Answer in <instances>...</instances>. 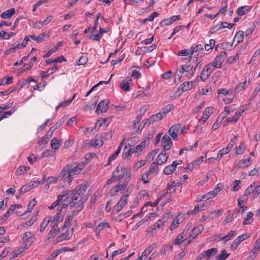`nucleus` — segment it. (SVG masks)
<instances>
[{
	"label": "nucleus",
	"mask_w": 260,
	"mask_h": 260,
	"mask_svg": "<svg viewBox=\"0 0 260 260\" xmlns=\"http://www.w3.org/2000/svg\"><path fill=\"white\" fill-rule=\"evenodd\" d=\"M31 189L28 184H26L24 185H23L22 187H21L19 189L20 191V194L22 195L24 193L27 192L28 191L30 190Z\"/></svg>",
	"instance_id": "052dcab7"
},
{
	"label": "nucleus",
	"mask_w": 260,
	"mask_h": 260,
	"mask_svg": "<svg viewBox=\"0 0 260 260\" xmlns=\"http://www.w3.org/2000/svg\"><path fill=\"white\" fill-rule=\"evenodd\" d=\"M164 117L162 116V113L159 112L156 114L152 115L149 118L145 119L144 121H149V122L148 124V125H149L152 123H153L155 121L160 120L162 119Z\"/></svg>",
	"instance_id": "412c9836"
},
{
	"label": "nucleus",
	"mask_w": 260,
	"mask_h": 260,
	"mask_svg": "<svg viewBox=\"0 0 260 260\" xmlns=\"http://www.w3.org/2000/svg\"><path fill=\"white\" fill-rule=\"evenodd\" d=\"M156 247V244L153 243L150 245H149L148 247H147L145 250L143 252L141 257L143 258H146L147 256L149 255L151 251Z\"/></svg>",
	"instance_id": "c85d7f7f"
},
{
	"label": "nucleus",
	"mask_w": 260,
	"mask_h": 260,
	"mask_svg": "<svg viewBox=\"0 0 260 260\" xmlns=\"http://www.w3.org/2000/svg\"><path fill=\"white\" fill-rule=\"evenodd\" d=\"M181 125L180 123L175 124L171 126L169 130V133L174 140H177L178 138V133Z\"/></svg>",
	"instance_id": "9d476101"
},
{
	"label": "nucleus",
	"mask_w": 260,
	"mask_h": 260,
	"mask_svg": "<svg viewBox=\"0 0 260 260\" xmlns=\"http://www.w3.org/2000/svg\"><path fill=\"white\" fill-rule=\"evenodd\" d=\"M192 67L190 65H182L180 66V69L179 71H177L176 73V76L178 77V79L180 80L182 77V74L184 72L188 73L186 75L188 77L190 75V71H192Z\"/></svg>",
	"instance_id": "0eeeda50"
},
{
	"label": "nucleus",
	"mask_w": 260,
	"mask_h": 260,
	"mask_svg": "<svg viewBox=\"0 0 260 260\" xmlns=\"http://www.w3.org/2000/svg\"><path fill=\"white\" fill-rule=\"evenodd\" d=\"M54 154V152L51 150H46L44 151L42 154L41 157H51Z\"/></svg>",
	"instance_id": "864d4df0"
},
{
	"label": "nucleus",
	"mask_w": 260,
	"mask_h": 260,
	"mask_svg": "<svg viewBox=\"0 0 260 260\" xmlns=\"http://www.w3.org/2000/svg\"><path fill=\"white\" fill-rule=\"evenodd\" d=\"M52 219V216H49L45 218L43 221L42 222L40 225V232H43L47 227L48 223L51 222Z\"/></svg>",
	"instance_id": "c756f323"
},
{
	"label": "nucleus",
	"mask_w": 260,
	"mask_h": 260,
	"mask_svg": "<svg viewBox=\"0 0 260 260\" xmlns=\"http://www.w3.org/2000/svg\"><path fill=\"white\" fill-rule=\"evenodd\" d=\"M129 181V177H124L122 181L118 182L116 186L110 190L109 193L110 196L112 197L117 196L120 191H124L126 189Z\"/></svg>",
	"instance_id": "20e7f679"
},
{
	"label": "nucleus",
	"mask_w": 260,
	"mask_h": 260,
	"mask_svg": "<svg viewBox=\"0 0 260 260\" xmlns=\"http://www.w3.org/2000/svg\"><path fill=\"white\" fill-rule=\"evenodd\" d=\"M239 53H237L236 55L229 57L227 59V62L229 63H233L239 59Z\"/></svg>",
	"instance_id": "3c124183"
},
{
	"label": "nucleus",
	"mask_w": 260,
	"mask_h": 260,
	"mask_svg": "<svg viewBox=\"0 0 260 260\" xmlns=\"http://www.w3.org/2000/svg\"><path fill=\"white\" fill-rule=\"evenodd\" d=\"M89 156L87 154L85 156V161L81 162L78 165L75 164H69L67 165L61 171V174L64 180H67L68 183H71L72 181V176L75 174H79L84 168L85 164L88 162V158Z\"/></svg>",
	"instance_id": "f257e3e1"
},
{
	"label": "nucleus",
	"mask_w": 260,
	"mask_h": 260,
	"mask_svg": "<svg viewBox=\"0 0 260 260\" xmlns=\"http://www.w3.org/2000/svg\"><path fill=\"white\" fill-rule=\"evenodd\" d=\"M131 168H125L123 165H118L115 170L113 173V175L117 181L120 180L124 177H129V180L131 178Z\"/></svg>",
	"instance_id": "7ed1b4c3"
},
{
	"label": "nucleus",
	"mask_w": 260,
	"mask_h": 260,
	"mask_svg": "<svg viewBox=\"0 0 260 260\" xmlns=\"http://www.w3.org/2000/svg\"><path fill=\"white\" fill-rule=\"evenodd\" d=\"M131 81L132 79L130 77H127L123 81H122L120 85L121 89L125 91H129L131 90L129 83Z\"/></svg>",
	"instance_id": "6ab92c4d"
},
{
	"label": "nucleus",
	"mask_w": 260,
	"mask_h": 260,
	"mask_svg": "<svg viewBox=\"0 0 260 260\" xmlns=\"http://www.w3.org/2000/svg\"><path fill=\"white\" fill-rule=\"evenodd\" d=\"M88 58L85 56H81L78 60L77 64L78 66L85 65L87 62Z\"/></svg>",
	"instance_id": "4d7b16f0"
},
{
	"label": "nucleus",
	"mask_w": 260,
	"mask_h": 260,
	"mask_svg": "<svg viewBox=\"0 0 260 260\" xmlns=\"http://www.w3.org/2000/svg\"><path fill=\"white\" fill-rule=\"evenodd\" d=\"M202 230L203 228L202 226L201 228L199 226L194 227L189 234L190 238L194 240L196 237L202 232Z\"/></svg>",
	"instance_id": "b1692460"
},
{
	"label": "nucleus",
	"mask_w": 260,
	"mask_h": 260,
	"mask_svg": "<svg viewBox=\"0 0 260 260\" xmlns=\"http://www.w3.org/2000/svg\"><path fill=\"white\" fill-rule=\"evenodd\" d=\"M15 14V9L11 8L9 9L1 14V17L3 19H8Z\"/></svg>",
	"instance_id": "a878e982"
},
{
	"label": "nucleus",
	"mask_w": 260,
	"mask_h": 260,
	"mask_svg": "<svg viewBox=\"0 0 260 260\" xmlns=\"http://www.w3.org/2000/svg\"><path fill=\"white\" fill-rule=\"evenodd\" d=\"M168 158V156H167V153L162 152L160 153H159V154L158 156L157 163H158L159 165H162L167 161Z\"/></svg>",
	"instance_id": "473e14b6"
},
{
	"label": "nucleus",
	"mask_w": 260,
	"mask_h": 260,
	"mask_svg": "<svg viewBox=\"0 0 260 260\" xmlns=\"http://www.w3.org/2000/svg\"><path fill=\"white\" fill-rule=\"evenodd\" d=\"M106 226L109 227V224L108 222H102L100 223L96 227V230L97 231L100 232L101 230H102L104 228H106Z\"/></svg>",
	"instance_id": "69168bd1"
},
{
	"label": "nucleus",
	"mask_w": 260,
	"mask_h": 260,
	"mask_svg": "<svg viewBox=\"0 0 260 260\" xmlns=\"http://www.w3.org/2000/svg\"><path fill=\"white\" fill-rule=\"evenodd\" d=\"M251 7L249 6H244L239 7L237 10V13L241 16L245 14L250 11Z\"/></svg>",
	"instance_id": "2f4dec72"
},
{
	"label": "nucleus",
	"mask_w": 260,
	"mask_h": 260,
	"mask_svg": "<svg viewBox=\"0 0 260 260\" xmlns=\"http://www.w3.org/2000/svg\"><path fill=\"white\" fill-rule=\"evenodd\" d=\"M110 122V117H107L105 118H101L96 121V126L99 125V126H100L103 124H107V125H108Z\"/></svg>",
	"instance_id": "79ce46f5"
},
{
	"label": "nucleus",
	"mask_w": 260,
	"mask_h": 260,
	"mask_svg": "<svg viewBox=\"0 0 260 260\" xmlns=\"http://www.w3.org/2000/svg\"><path fill=\"white\" fill-rule=\"evenodd\" d=\"M59 207L57 208V212L55 215L54 216L53 218L52 217L51 221V224L54 223V224L56 223L57 225V223L59 222H60L63 220L65 212L64 211H61V209H59Z\"/></svg>",
	"instance_id": "f8f14e48"
},
{
	"label": "nucleus",
	"mask_w": 260,
	"mask_h": 260,
	"mask_svg": "<svg viewBox=\"0 0 260 260\" xmlns=\"http://www.w3.org/2000/svg\"><path fill=\"white\" fill-rule=\"evenodd\" d=\"M72 237V235L70 234L69 231L68 230L64 234H61L56 238V241L59 243L63 240H69Z\"/></svg>",
	"instance_id": "cd10ccee"
},
{
	"label": "nucleus",
	"mask_w": 260,
	"mask_h": 260,
	"mask_svg": "<svg viewBox=\"0 0 260 260\" xmlns=\"http://www.w3.org/2000/svg\"><path fill=\"white\" fill-rule=\"evenodd\" d=\"M23 240L25 242L24 246L26 245V247L28 248L36 241V238L31 236L30 232H27L24 234Z\"/></svg>",
	"instance_id": "1a4fd4ad"
},
{
	"label": "nucleus",
	"mask_w": 260,
	"mask_h": 260,
	"mask_svg": "<svg viewBox=\"0 0 260 260\" xmlns=\"http://www.w3.org/2000/svg\"><path fill=\"white\" fill-rule=\"evenodd\" d=\"M164 151L169 150L172 146V141L168 135H165L161 139Z\"/></svg>",
	"instance_id": "9b49d317"
},
{
	"label": "nucleus",
	"mask_w": 260,
	"mask_h": 260,
	"mask_svg": "<svg viewBox=\"0 0 260 260\" xmlns=\"http://www.w3.org/2000/svg\"><path fill=\"white\" fill-rule=\"evenodd\" d=\"M57 226L55 223L54 225H52V228L49 233L48 234L47 237L48 239H52L54 238L57 234Z\"/></svg>",
	"instance_id": "c9c22d12"
},
{
	"label": "nucleus",
	"mask_w": 260,
	"mask_h": 260,
	"mask_svg": "<svg viewBox=\"0 0 260 260\" xmlns=\"http://www.w3.org/2000/svg\"><path fill=\"white\" fill-rule=\"evenodd\" d=\"M226 57V53L225 51H221L219 55H217L214 61H213V64L217 68H221L222 67V63L224 60V59Z\"/></svg>",
	"instance_id": "6e6552de"
},
{
	"label": "nucleus",
	"mask_w": 260,
	"mask_h": 260,
	"mask_svg": "<svg viewBox=\"0 0 260 260\" xmlns=\"http://www.w3.org/2000/svg\"><path fill=\"white\" fill-rule=\"evenodd\" d=\"M36 204H37V201H36L35 199L31 200L29 202V203L27 206V211H26V212L24 214H22L21 216H25V215L26 216H29L30 212L32 211L34 207L36 205Z\"/></svg>",
	"instance_id": "4be33fe9"
},
{
	"label": "nucleus",
	"mask_w": 260,
	"mask_h": 260,
	"mask_svg": "<svg viewBox=\"0 0 260 260\" xmlns=\"http://www.w3.org/2000/svg\"><path fill=\"white\" fill-rule=\"evenodd\" d=\"M159 164L158 163H156L155 162H153L150 167L149 171L148 173L151 174L154 172L155 170H157L158 168V165Z\"/></svg>",
	"instance_id": "bf43d9fd"
},
{
	"label": "nucleus",
	"mask_w": 260,
	"mask_h": 260,
	"mask_svg": "<svg viewBox=\"0 0 260 260\" xmlns=\"http://www.w3.org/2000/svg\"><path fill=\"white\" fill-rule=\"evenodd\" d=\"M217 251L216 248H212L207 250L203 251L201 254L203 255L204 258H206L207 260H209L217 253Z\"/></svg>",
	"instance_id": "2eb2a0df"
},
{
	"label": "nucleus",
	"mask_w": 260,
	"mask_h": 260,
	"mask_svg": "<svg viewBox=\"0 0 260 260\" xmlns=\"http://www.w3.org/2000/svg\"><path fill=\"white\" fill-rule=\"evenodd\" d=\"M75 214L72 212L71 214L67 216L64 220V227H69L70 226L71 221L72 220Z\"/></svg>",
	"instance_id": "4c0bfd02"
},
{
	"label": "nucleus",
	"mask_w": 260,
	"mask_h": 260,
	"mask_svg": "<svg viewBox=\"0 0 260 260\" xmlns=\"http://www.w3.org/2000/svg\"><path fill=\"white\" fill-rule=\"evenodd\" d=\"M174 22H175V20H174V18H173V16H172V17H171L170 18H169L168 19H165V20L162 21L160 22V25L161 26H168V25H171Z\"/></svg>",
	"instance_id": "a18cd8bd"
},
{
	"label": "nucleus",
	"mask_w": 260,
	"mask_h": 260,
	"mask_svg": "<svg viewBox=\"0 0 260 260\" xmlns=\"http://www.w3.org/2000/svg\"><path fill=\"white\" fill-rule=\"evenodd\" d=\"M28 248L26 247V246H23L19 249H18L17 250H15L12 252V254L13 255V257H17L19 254L22 253L26 249H27Z\"/></svg>",
	"instance_id": "58836bf2"
},
{
	"label": "nucleus",
	"mask_w": 260,
	"mask_h": 260,
	"mask_svg": "<svg viewBox=\"0 0 260 260\" xmlns=\"http://www.w3.org/2000/svg\"><path fill=\"white\" fill-rule=\"evenodd\" d=\"M76 96V94H74L72 97V98L71 99H70L68 100H66L61 103H60L56 108V110H58V109L60 108H64L65 107H66L67 106H68V105H69L73 101V99L75 98Z\"/></svg>",
	"instance_id": "7c9ffc66"
},
{
	"label": "nucleus",
	"mask_w": 260,
	"mask_h": 260,
	"mask_svg": "<svg viewBox=\"0 0 260 260\" xmlns=\"http://www.w3.org/2000/svg\"><path fill=\"white\" fill-rule=\"evenodd\" d=\"M110 101L108 99H105L101 101L98 105L95 112L99 113H105L108 110Z\"/></svg>",
	"instance_id": "423d86ee"
},
{
	"label": "nucleus",
	"mask_w": 260,
	"mask_h": 260,
	"mask_svg": "<svg viewBox=\"0 0 260 260\" xmlns=\"http://www.w3.org/2000/svg\"><path fill=\"white\" fill-rule=\"evenodd\" d=\"M149 134H148V136H145L143 141H142L140 144L136 146V149H139L140 152L146 147V145L149 144Z\"/></svg>",
	"instance_id": "5701e85b"
},
{
	"label": "nucleus",
	"mask_w": 260,
	"mask_h": 260,
	"mask_svg": "<svg viewBox=\"0 0 260 260\" xmlns=\"http://www.w3.org/2000/svg\"><path fill=\"white\" fill-rule=\"evenodd\" d=\"M247 238V234H244L237 237L231 244V248L236 249L240 243L245 240Z\"/></svg>",
	"instance_id": "f3484780"
},
{
	"label": "nucleus",
	"mask_w": 260,
	"mask_h": 260,
	"mask_svg": "<svg viewBox=\"0 0 260 260\" xmlns=\"http://www.w3.org/2000/svg\"><path fill=\"white\" fill-rule=\"evenodd\" d=\"M244 36V32L242 30H239L235 36L234 39V42L235 41H237V44L235 45V46H237L239 44H240L243 40Z\"/></svg>",
	"instance_id": "393cba45"
},
{
	"label": "nucleus",
	"mask_w": 260,
	"mask_h": 260,
	"mask_svg": "<svg viewBox=\"0 0 260 260\" xmlns=\"http://www.w3.org/2000/svg\"><path fill=\"white\" fill-rule=\"evenodd\" d=\"M236 233L237 232L236 231H231L227 235L222 237L221 239L223 243H226L228 241L232 239L236 235Z\"/></svg>",
	"instance_id": "72a5a7b5"
},
{
	"label": "nucleus",
	"mask_w": 260,
	"mask_h": 260,
	"mask_svg": "<svg viewBox=\"0 0 260 260\" xmlns=\"http://www.w3.org/2000/svg\"><path fill=\"white\" fill-rule=\"evenodd\" d=\"M87 189V186L85 184L78 185L75 190H68V200H72L74 203L81 198H87L84 194Z\"/></svg>",
	"instance_id": "f03ea898"
},
{
	"label": "nucleus",
	"mask_w": 260,
	"mask_h": 260,
	"mask_svg": "<svg viewBox=\"0 0 260 260\" xmlns=\"http://www.w3.org/2000/svg\"><path fill=\"white\" fill-rule=\"evenodd\" d=\"M16 206L12 205L9 208V210L5 214L4 217L6 218L9 217L11 214H12L15 210Z\"/></svg>",
	"instance_id": "e2e57ef3"
},
{
	"label": "nucleus",
	"mask_w": 260,
	"mask_h": 260,
	"mask_svg": "<svg viewBox=\"0 0 260 260\" xmlns=\"http://www.w3.org/2000/svg\"><path fill=\"white\" fill-rule=\"evenodd\" d=\"M87 200V198H81L79 199L78 202L74 201L73 203V206L75 207V210L73 211V213L75 214H77L78 212H80L83 208L84 206V204ZM71 209L72 208V205L70 206Z\"/></svg>",
	"instance_id": "39448f33"
},
{
	"label": "nucleus",
	"mask_w": 260,
	"mask_h": 260,
	"mask_svg": "<svg viewBox=\"0 0 260 260\" xmlns=\"http://www.w3.org/2000/svg\"><path fill=\"white\" fill-rule=\"evenodd\" d=\"M132 148L127 149V147H125L122 153V158L126 159L131 156Z\"/></svg>",
	"instance_id": "c03bdc74"
},
{
	"label": "nucleus",
	"mask_w": 260,
	"mask_h": 260,
	"mask_svg": "<svg viewBox=\"0 0 260 260\" xmlns=\"http://www.w3.org/2000/svg\"><path fill=\"white\" fill-rule=\"evenodd\" d=\"M254 193L253 190V183L251 184L250 185H249L247 189L245 190L243 197H247L248 196L250 195L251 193Z\"/></svg>",
	"instance_id": "09e8293b"
},
{
	"label": "nucleus",
	"mask_w": 260,
	"mask_h": 260,
	"mask_svg": "<svg viewBox=\"0 0 260 260\" xmlns=\"http://www.w3.org/2000/svg\"><path fill=\"white\" fill-rule=\"evenodd\" d=\"M156 48V45H153L149 47H143L141 48L142 51L144 53L146 52H151Z\"/></svg>",
	"instance_id": "13d9d810"
},
{
	"label": "nucleus",
	"mask_w": 260,
	"mask_h": 260,
	"mask_svg": "<svg viewBox=\"0 0 260 260\" xmlns=\"http://www.w3.org/2000/svg\"><path fill=\"white\" fill-rule=\"evenodd\" d=\"M220 116L221 115L218 117L216 122L213 124L212 127V130H216L218 128L219 125L221 123V120L224 118V116L220 118Z\"/></svg>",
	"instance_id": "8fccbe9b"
},
{
	"label": "nucleus",
	"mask_w": 260,
	"mask_h": 260,
	"mask_svg": "<svg viewBox=\"0 0 260 260\" xmlns=\"http://www.w3.org/2000/svg\"><path fill=\"white\" fill-rule=\"evenodd\" d=\"M128 197V193L124 194L123 196H122L120 200L118 201L117 204L123 207L127 203Z\"/></svg>",
	"instance_id": "e433bc0d"
},
{
	"label": "nucleus",
	"mask_w": 260,
	"mask_h": 260,
	"mask_svg": "<svg viewBox=\"0 0 260 260\" xmlns=\"http://www.w3.org/2000/svg\"><path fill=\"white\" fill-rule=\"evenodd\" d=\"M190 89V82H185L182 84L175 92V96H179L183 92Z\"/></svg>",
	"instance_id": "ddd939ff"
},
{
	"label": "nucleus",
	"mask_w": 260,
	"mask_h": 260,
	"mask_svg": "<svg viewBox=\"0 0 260 260\" xmlns=\"http://www.w3.org/2000/svg\"><path fill=\"white\" fill-rule=\"evenodd\" d=\"M212 110L213 108L212 107H207L205 109L202 118L199 120V122L201 124H203L206 123L207 120L208 119L210 115L212 114Z\"/></svg>",
	"instance_id": "4468645a"
},
{
	"label": "nucleus",
	"mask_w": 260,
	"mask_h": 260,
	"mask_svg": "<svg viewBox=\"0 0 260 260\" xmlns=\"http://www.w3.org/2000/svg\"><path fill=\"white\" fill-rule=\"evenodd\" d=\"M122 143H121L120 144V145L118 147L117 150L114 153H113L112 154H111L110 156V159L114 160L117 157V156L118 155V154L120 153V152L121 151V147H122Z\"/></svg>",
	"instance_id": "5fc2aeb1"
},
{
	"label": "nucleus",
	"mask_w": 260,
	"mask_h": 260,
	"mask_svg": "<svg viewBox=\"0 0 260 260\" xmlns=\"http://www.w3.org/2000/svg\"><path fill=\"white\" fill-rule=\"evenodd\" d=\"M236 153L237 155H242L243 154L244 150L246 148L244 143H241L238 147H237Z\"/></svg>",
	"instance_id": "a19ab883"
},
{
	"label": "nucleus",
	"mask_w": 260,
	"mask_h": 260,
	"mask_svg": "<svg viewBox=\"0 0 260 260\" xmlns=\"http://www.w3.org/2000/svg\"><path fill=\"white\" fill-rule=\"evenodd\" d=\"M210 75V73H209V72H208L206 68L204 67L200 75L201 81H205L209 78Z\"/></svg>",
	"instance_id": "f704fd0d"
},
{
	"label": "nucleus",
	"mask_w": 260,
	"mask_h": 260,
	"mask_svg": "<svg viewBox=\"0 0 260 260\" xmlns=\"http://www.w3.org/2000/svg\"><path fill=\"white\" fill-rule=\"evenodd\" d=\"M51 146L53 150H56L59 149L61 142L56 137H53L51 141Z\"/></svg>",
	"instance_id": "bb28decb"
},
{
	"label": "nucleus",
	"mask_w": 260,
	"mask_h": 260,
	"mask_svg": "<svg viewBox=\"0 0 260 260\" xmlns=\"http://www.w3.org/2000/svg\"><path fill=\"white\" fill-rule=\"evenodd\" d=\"M205 67L210 74L214 70L215 68H217L216 67H215V65L213 64V63H209L207 64Z\"/></svg>",
	"instance_id": "338daca9"
},
{
	"label": "nucleus",
	"mask_w": 260,
	"mask_h": 260,
	"mask_svg": "<svg viewBox=\"0 0 260 260\" xmlns=\"http://www.w3.org/2000/svg\"><path fill=\"white\" fill-rule=\"evenodd\" d=\"M172 107V105H168L161 110L160 113H162L163 117H166L167 114L171 110Z\"/></svg>",
	"instance_id": "37998d69"
},
{
	"label": "nucleus",
	"mask_w": 260,
	"mask_h": 260,
	"mask_svg": "<svg viewBox=\"0 0 260 260\" xmlns=\"http://www.w3.org/2000/svg\"><path fill=\"white\" fill-rule=\"evenodd\" d=\"M260 248V240H256L255 242V245L253 248L251 250V253H253V254H255L256 253H258V251Z\"/></svg>",
	"instance_id": "6e6d98bb"
},
{
	"label": "nucleus",
	"mask_w": 260,
	"mask_h": 260,
	"mask_svg": "<svg viewBox=\"0 0 260 260\" xmlns=\"http://www.w3.org/2000/svg\"><path fill=\"white\" fill-rule=\"evenodd\" d=\"M251 163V158H248L245 159H241L239 160L236 165V168L238 169L240 168H246L249 166Z\"/></svg>",
	"instance_id": "dca6fc26"
},
{
	"label": "nucleus",
	"mask_w": 260,
	"mask_h": 260,
	"mask_svg": "<svg viewBox=\"0 0 260 260\" xmlns=\"http://www.w3.org/2000/svg\"><path fill=\"white\" fill-rule=\"evenodd\" d=\"M183 242H185V240L182 239V237L181 236V235H178L177 238L173 242V244H174L175 245H179Z\"/></svg>",
	"instance_id": "0e129e2a"
},
{
	"label": "nucleus",
	"mask_w": 260,
	"mask_h": 260,
	"mask_svg": "<svg viewBox=\"0 0 260 260\" xmlns=\"http://www.w3.org/2000/svg\"><path fill=\"white\" fill-rule=\"evenodd\" d=\"M91 144L94 148H99L103 144L102 137L101 136H96L94 138L91 140Z\"/></svg>",
	"instance_id": "a211bd4d"
},
{
	"label": "nucleus",
	"mask_w": 260,
	"mask_h": 260,
	"mask_svg": "<svg viewBox=\"0 0 260 260\" xmlns=\"http://www.w3.org/2000/svg\"><path fill=\"white\" fill-rule=\"evenodd\" d=\"M176 161H174L171 165H168L165 168L164 173L166 175L171 174L176 170Z\"/></svg>",
	"instance_id": "aec40b11"
},
{
	"label": "nucleus",
	"mask_w": 260,
	"mask_h": 260,
	"mask_svg": "<svg viewBox=\"0 0 260 260\" xmlns=\"http://www.w3.org/2000/svg\"><path fill=\"white\" fill-rule=\"evenodd\" d=\"M229 254L227 253L225 250H222L220 254L217 255L215 258L217 260H225L226 259Z\"/></svg>",
	"instance_id": "ea45409f"
},
{
	"label": "nucleus",
	"mask_w": 260,
	"mask_h": 260,
	"mask_svg": "<svg viewBox=\"0 0 260 260\" xmlns=\"http://www.w3.org/2000/svg\"><path fill=\"white\" fill-rule=\"evenodd\" d=\"M253 190L254 193L256 194V196L260 194V185H258L257 183H253Z\"/></svg>",
	"instance_id": "774afa93"
},
{
	"label": "nucleus",
	"mask_w": 260,
	"mask_h": 260,
	"mask_svg": "<svg viewBox=\"0 0 260 260\" xmlns=\"http://www.w3.org/2000/svg\"><path fill=\"white\" fill-rule=\"evenodd\" d=\"M182 184V181H180L179 180H175L171 182V184H168V188L170 190L173 188L175 186H179L181 185Z\"/></svg>",
	"instance_id": "603ef678"
},
{
	"label": "nucleus",
	"mask_w": 260,
	"mask_h": 260,
	"mask_svg": "<svg viewBox=\"0 0 260 260\" xmlns=\"http://www.w3.org/2000/svg\"><path fill=\"white\" fill-rule=\"evenodd\" d=\"M253 216V213L252 212H249L247 214V217L244 220L243 224L244 225L248 224L250 223L249 220L252 218Z\"/></svg>",
	"instance_id": "680f3d73"
},
{
	"label": "nucleus",
	"mask_w": 260,
	"mask_h": 260,
	"mask_svg": "<svg viewBox=\"0 0 260 260\" xmlns=\"http://www.w3.org/2000/svg\"><path fill=\"white\" fill-rule=\"evenodd\" d=\"M235 23H229L226 22H220V25L219 26V28H228V29H231L234 25Z\"/></svg>",
	"instance_id": "de8ad7c7"
},
{
	"label": "nucleus",
	"mask_w": 260,
	"mask_h": 260,
	"mask_svg": "<svg viewBox=\"0 0 260 260\" xmlns=\"http://www.w3.org/2000/svg\"><path fill=\"white\" fill-rule=\"evenodd\" d=\"M63 198H66L64 200V202H69L68 190L66 191L62 194H59L56 201L59 204V203L62 200Z\"/></svg>",
	"instance_id": "49530a36"
}]
</instances>
